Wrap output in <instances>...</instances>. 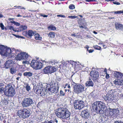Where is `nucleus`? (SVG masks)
<instances>
[{
  "instance_id": "nucleus-1",
  "label": "nucleus",
  "mask_w": 123,
  "mask_h": 123,
  "mask_svg": "<svg viewBox=\"0 0 123 123\" xmlns=\"http://www.w3.org/2000/svg\"><path fill=\"white\" fill-rule=\"evenodd\" d=\"M0 54L9 58L14 56L18 60H20L24 57H23L24 55L23 52L20 50H15L14 49H12L10 48L2 45H0Z\"/></svg>"
},
{
  "instance_id": "nucleus-2",
  "label": "nucleus",
  "mask_w": 123,
  "mask_h": 123,
  "mask_svg": "<svg viewBox=\"0 0 123 123\" xmlns=\"http://www.w3.org/2000/svg\"><path fill=\"white\" fill-rule=\"evenodd\" d=\"M55 114L56 116L60 118L63 119H67L69 117L70 113L66 108H59L56 111Z\"/></svg>"
},
{
  "instance_id": "nucleus-3",
  "label": "nucleus",
  "mask_w": 123,
  "mask_h": 123,
  "mask_svg": "<svg viewBox=\"0 0 123 123\" xmlns=\"http://www.w3.org/2000/svg\"><path fill=\"white\" fill-rule=\"evenodd\" d=\"M93 110L97 113H103L104 111L107 109L105 104L101 101L95 102L93 105Z\"/></svg>"
},
{
  "instance_id": "nucleus-4",
  "label": "nucleus",
  "mask_w": 123,
  "mask_h": 123,
  "mask_svg": "<svg viewBox=\"0 0 123 123\" xmlns=\"http://www.w3.org/2000/svg\"><path fill=\"white\" fill-rule=\"evenodd\" d=\"M5 91L4 92L5 95L8 97H12L15 94V89L12 84L9 83L5 86Z\"/></svg>"
},
{
  "instance_id": "nucleus-5",
  "label": "nucleus",
  "mask_w": 123,
  "mask_h": 123,
  "mask_svg": "<svg viewBox=\"0 0 123 123\" xmlns=\"http://www.w3.org/2000/svg\"><path fill=\"white\" fill-rule=\"evenodd\" d=\"M29 110L24 109L22 110H19L18 111V115L21 118H25L30 115Z\"/></svg>"
},
{
  "instance_id": "nucleus-6",
  "label": "nucleus",
  "mask_w": 123,
  "mask_h": 123,
  "mask_svg": "<svg viewBox=\"0 0 123 123\" xmlns=\"http://www.w3.org/2000/svg\"><path fill=\"white\" fill-rule=\"evenodd\" d=\"M73 88L74 92L79 94L84 91V87L83 85H81L80 84H75L73 85Z\"/></svg>"
},
{
  "instance_id": "nucleus-7",
  "label": "nucleus",
  "mask_w": 123,
  "mask_h": 123,
  "mask_svg": "<svg viewBox=\"0 0 123 123\" xmlns=\"http://www.w3.org/2000/svg\"><path fill=\"white\" fill-rule=\"evenodd\" d=\"M84 102L81 100H76L74 102V108L76 109H81L84 107Z\"/></svg>"
},
{
  "instance_id": "nucleus-8",
  "label": "nucleus",
  "mask_w": 123,
  "mask_h": 123,
  "mask_svg": "<svg viewBox=\"0 0 123 123\" xmlns=\"http://www.w3.org/2000/svg\"><path fill=\"white\" fill-rule=\"evenodd\" d=\"M34 102L32 99L30 98H25L23 99L21 104L24 107H27L31 106Z\"/></svg>"
},
{
  "instance_id": "nucleus-9",
  "label": "nucleus",
  "mask_w": 123,
  "mask_h": 123,
  "mask_svg": "<svg viewBox=\"0 0 123 123\" xmlns=\"http://www.w3.org/2000/svg\"><path fill=\"white\" fill-rule=\"evenodd\" d=\"M31 65L35 69H40L43 66V64L40 62L32 60L31 62Z\"/></svg>"
},
{
  "instance_id": "nucleus-10",
  "label": "nucleus",
  "mask_w": 123,
  "mask_h": 123,
  "mask_svg": "<svg viewBox=\"0 0 123 123\" xmlns=\"http://www.w3.org/2000/svg\"><path fill=\"white\" fill-rule=\"evenodd\" d=\"M56 68L51 66H48L46 67L43 69V72L44 73L47 74L48 73H51L56 71Z\"/></svg>"
},
{
  "instance_id": "nucleus-11",
  "label": "nucleus",
  "mask_w": 123,
  "mask_h": 123,
  "mask_svg": "<svg viewBox=\"0 0 123 123\" xmlns=\"http://www.w3.org/2000/svg\"><path fill=\"white\" fill-rule=\"evenodd\" d=\"M46 86V89L48 91H49L52 93H56L58 92L59 87L56 88L55 86H54L53 85L50 86V85L48 84Z\"/></svg>"
},
{
  "instance_id": "nucleus-12",
  "label": "nucleus",
  "mask_w": 123,
  "mask_h": 123,
  "mask_svg": "<svg viewBox=\"0 0 123 123\" xmlns=\"http://www.w3.org/2000/svg\"><path fill=\"white\" fill-rule=\"evenodd\" d=\"M99 73L96 70L91 71L90 73V76L94 80H96V81L98 80H97L98 79L99 76Z\"/></svg>"
},
{
  "instance_id": "nucleus-13",
  "label": "nucleus",
  "mask_w": 123,
  "mask_h": 123,
  "mask_svg": "<svg viewBox=\"0 0 123 123\" xmlns=\"http://www.w3.org/2000/svg\"><path fill=\"white\" fill-rule=\"evenodd\" d=\"M81 116L83 118L87 119L89 116V113L87 109L83 110L81 112Z\"/></svg>"
},
{
  "instance_id": "nucleus-14",
  "label": "nucleus",
  "mask_w": 123,
  "mask_h": 123,
  "mask_svg": "<svg viewBox=\"0 0 123 123\" xmlns=\"http://www.w3.org/2000/svg\"><path fill=\"white\" fill-rule=\"evenodd\" d=\"M119 110L115 109H110L109 111V114L113 117L116 116L119 113Z\"/></svg>"
},
{
  "instance_id": "nucleus-15",
  "label": "nucleus",
  "mask_w": 123,
  "mask_h": 123,
  "mask_svg": "<svg viewBox=\"0 0 123 123\" xmlns=\"http://www.w3.org/2000/svg\"><path fill=\"white\" fill-rule=\"evenodd\" d=\"M105 100L112 101L114 98V96L112 94L108 93L104 97Z\"/></svg>"
},
{
  "instance_id": "nucleus-16",
  "label": "nucleus",
  "mask_w": 123,
  "mask_h": 123,
  "mask_svg": "<svg viewBox=\"0 0 123 123\" xmlns=\"http://www.w3.org/2000/svg\"><path fill=\"white\" fill-rule=\"evenodd\" d=\"M36 88L35 90V91H36L37 94H40V95H42L43 93V89L42 88L41 86L38 85L36 87Z\"/></svg>"
},
{
  "instance_id": "nucleus-17",
  "label": "nucleus",
  "mask_w": 123,
  "mask_h": 123,
  "mask_svg": "<svg viewBox=\"0 0 123 123\" xmlns=\"http://www.w3.org/2000/svg\"><path fill=\"white\" fill-rule=\"evenodd\" d=\"M23 34H24L26 37L30 38H31L32 36L34 34V32L31 30H29L28 31H26L24 32Z\"/></svg>"
},
{
  "instance_id": "nucleus-18",
  "label": "nucleus",
  "mask_w": 123,
  "mask_h": 123,
  "mask_svg": "<svg viewBox=\"0 0 123 123\" xmlns=\"http://www.w3.org/2000/svg\"><path fill=\"white\" fill-rule=\"evenodd\" d=\"M13 61L12 60H9L7 61L5 64L3 65V67L6 68H8L10 67L12 65Z\"/></svg>"
},
{
  "instance_id": "nucleus-19",
  "label": "nucleus",
  "mask_w": 123,
  "mask_h": 123,
  "mask_svg": "<svg viewBox=\"0 0 123 123\" xmlns=\"http://www.w3.org/2000/svg\"><path fill=\"white\" fill-rule=\"evenodd\" d=\"M113 72L115 77L123 79V74L116 71H113Z\"/></svg>"
},
{
  "instance_id": "nucleus-20",
  "label": "nucleus",
  "mask_w": 123,
  "mask_h": 123,
  "mask_svg": "<svg viewBox=\"0 0 123 123\" xmlns=\"http://www.w3.org/2000/svg\"><path fill=\"white\" fill-rule=\"evenodd\" d=\"M116 28L117 30L123 31V25L118 23L116 22L115 24Z\"/></svg>"
},
{
  "instance_id": "nucleus-21",
  "label": "nucleus",
  "mask_w": 123,
  "mask_h": 123,
  "mask_svg": "<svg viewBox=\"0 0 123 123\" xmlns=\"http://www.w3.org/2000/svg\"><path fill=\"white\" fill-rule=\"evenodd\" d=\"M23 54L24 55L23 56V57H24L23 59H25L28 61L30 60L31 57L30 55H28L27 53L25 52H23Z\"/></svg>"
},
{
  "instance_id": "nucleus-22",
  "label": "nucleus",
  "mask_w": 123,
  "mask_h": 123,
  "mask_svg": "<svg viewBox=\"0 0 123 123\" xmlns=\"http://www.w3.org/2000/svg\"><path fill=\"white\" fill-rule=\"evenodd\" d=\"M6 85H5L3 83H0V92H2V91L5 92V86H6Z\"/></svg>"
},
{
  "instance_id": "nucleus-23",
  "label": "nucleus",
  "mask_w": 123,
  "mask_h": 123,
  "mask_svg": "<svg viewBox=\"0 0 123 123\" xmlns=\"http://www.w3.org/2000/svg\"><path fill=\"white\" fill-rule=\"evenodd\" d=\"M33 75V74L32 73L29 72H25L23 74L27 78L31 77Z\"/></svg>"
},
{
  "instance_id": "nucleus-24",
  "label": "nucleus",
  "mask_w": 123,
  "mask_h": 123,
  "mask_svg": "<svg viewBox=\"0 0 123 123\" xmlns=\"http://www.w3.org/2000/svg\"><path fill=\"white\" fill-rule=\"evenodd\" d=\"M86 86H93V83L91 79H89L88 81L86 82Z\"/></svg>"
},
{
  "instance_id": "nucleus-25",
  "label": "nucleus",
  "mask_w": 123,
  "mask_h": 123,
  "mask_svg": "<svg viewBox=\"0 0 123 123\" xmlns=\"http://www.w3.org/2000/svg\"><path fill=\"white\" fill-rule=\"evenodd\" d=\"M55 122L56 123H58V121L57 120L55 119L54 121L52 120H50L49 121H45L44 122H42L41 123H54Z\"/></svg>"
},
{
  "instance_id": "nucleus-26",
  "label": "nucleus",
  "mask_w": 123,
  "mask_h": 123,
  "mask_svg": "<svg viewBox=\"0 0 123 123\" xmlns=\"http://www.w3.org/2000/svg\"><path fill=\"white\" fill-rule=\"evenodd\" d=\"M35 38L37 40H40L42 37H40V35L38 33H37L34 35Z\"/></svg>"
},
{
  "instance_id": "nucleus-27",
  "label": "nucleus",
  "mask_w": 123,
  "mask_h": 123,
  "mask_svg": "<svg viewBox=\"0 0 123 123\" xmlns=\"http://www.w3.org/2000/svg\"><path fill=\"white\" fill-rule=\"evenodd\" d=\"M16 72V68H14L12 67L10 69V73L12 74H15Z\"/></svg>"
},
{
  "instance_id": "nucleus-28",
  "label": "nucleus",
  "mask_w": 123,
  "mask_h": 123,
  "mask_svg": "<svg viewBox=\"0 0 123 123\" xmlns=\"http://www.w3.org/2000/svg\"><path fill=\"white\" fill-rule=\"evenodd\" d=\"M48 29L49 30H55L56 29V28L53 25H50L48 27Z\"/></svg>"
},
{
  "instance_id": "nucleus-29",
  "label": "nucleus",
  "mask_w": 123,
  "mask_h": 123,
  "mask_svg": "<svg viewBox=\"0 0 123 123\" xmlns=\"http://www.w3.org/2000/svg\"><path fill=\"white\" fill-rule=\"evenodd\" d=\"M25 88L26 89V91L28 92L30 90V86H29V84L27 83L25 84Z\"/></svg>"
},
{
  "instance_id": "nucleus-30",
  "label": "nucleus",
  "mask_w": 123,
  "mask_h": 123,
  "mask_svg": "<svg viewBox=\"0 0 123 123\" xmlns=\"http://www.w3.org/2000/svg\"><path fill=\"white\" fill-rule=\"evenodd\" d=\"M98 121L100 123H105L102 117L100 116L98 119Z\"/></svg>"
},
{
  "instance_id": "nucleus-31",
  "label": "nucleus",
  "mask_w": 123,
  "mask_h": 123,
  "mask_svg": "<svg viewBox=\"0 0 123 123\" xmlns=\"http://www.w3.org/2000/svg\"><path fill=\"white\" fill-rule=\"evenodd\" d=\"M27 26L25 25H21L19 28V29L22 30V31L25 30L27 29Z\"/></svg>"
},
{
  "instance_id": "nucleus-32",
  "label": "nucleus",
  "mask_w": 123,
  "mask_h": 123,
  "mask_svg": "<svg viewBox=\"0 0 123 123\" xmlns=\"http://www.w3.org/2000/svg\"><path fill=\"white\" fill-rule=\"evenodd\" d=\"M49 36L52 38H54L55 37V33L53 32H50L49 33Z\"/></svg>"
},
{
  "instance_id": "nucleus-33",
  "label": "nucleus",
  "mask_w": 123,
  "mask_h": 123,
  "mask_svg": "<svg viewBox=\"0 0 123 123\" xmlns=\"http://www.w3.org/2000/svg\"><path fill=\"white\" fill-rule=\"evenodd\" d=\"M93 47L95 49L97 50H100L101 49V48L100 47L97 45L94 46Z\"/></svg>"
},
{
  "instance_id": "nucleus-34",
  "label": "nucleus",
  "mask_w": 123,
  "mask_h": 123,
  "mask_svg": "<svg viewBox=\"0 0 123 123\" xmlns=\"http://www.w3.org/2000/svg\"><path fill=\"white\" fill-rule=\"evenodd\" d=\"M69 8L70 9H73L75 8V7L74 5L71 4L69 6Z\"/></svg>"
},
{
  "instance_id": "nucleus-35",
  "label": "nucleus",
  "mask_w": 123,
  "mask_h": 123,
  "mask_svg": "<svg viewBox=\"0 0 123 123\" xmlns=\"http://www.w3.org/2000/svg\"><path fill=\"white\" fill-rule=\"evenodd\" d=\"M25 61H24L23 62V64H28L29 63V61L27 60H25Z\"/></svg>"
},
{
  "instance_id": "nucleus-36",
  "label": "nucleus",
  "mask_w": 123,
  "mask_h": 123,
  "mask_svg": "<svg viewBox=\"0 0 123 123\" xmlns=\"http://www.w3.org/2000/svg\"><path fill=\"white\" fill-rule=\"evenodd\" d=\"M0 26L2 30H4V26L2 23H0Z\"/></svg>"
},
{
  "instance_id": "nucleus-37",
  "label": "nucleus",
  "mask_w": 123,
  "mask_h": 123,
  "mask_svg": "<svg viewBox=\"0 0 123 123\" xmlns=\"http://www.w3.org/2000/svg\"><path fill=\"white\" fill-rule=\"evenodd\" d=\"M77 16H68V18H71V19H74L77 18Z\"/></svg>"
},
{
  "instance_id": "nucleus-38",
  "label": "nucleus",
  "mask_w": 123,
  "mask_h": 123,
  "mask_svg": "<svg viewBox=\"0 0 123 123\" xmlns=\"http://www.w3.org/2000/svg\"><path fill=\"white\" fill-rule=\"evenodd\" d=\"M119 80H115L114 82V83L116 85H119Z\"/></svg>"
},
{
  "instance_id": "nucleus-39",
  "label": "nucleus",
  "mask_w": 123,
  "mask_h": 123,
  "mask_svg": "<svg viewBox=\"0 0 123 123\" xmlns=\"http://www.w3.org/2000/svg\"><path fill=\"white\" fill-rule=\"evenodd\" d=\"M114 13L115 14L123 13V11H117L115 12Z\"/></svg>"
},
{
  "instance_id": "nucleus-40",
  "label": "nucleus",
  "mask_w": 123,
  "mask_h": 123,
  "mask_svg": "<svg viewBox=\"0 0 123 123\" xmlns=\"http://www.w3.org/2000/svg\"><path fill=\"white\" fill-rule=\"evenodd\" d=\"M60 95L61 96H64L65 93L62 90H61L60 91Z\"/></svg>"
},
{
  "instance_id": "nucleus-41",
  "label": "nucleus",
  "mask_w": 123,
  "mask_h": 123,
  "mask_svg": "<svg viewBox=\"0 0 123 123\" xmlns=\"http://www.w3.org/2000/svg\"><path fill=\"white\" fill-rule=\"evenodd\" d=\"M113 3L114 4H116L117 5H119L120 4V3L119 2L116 1L114 2V1H113Z\"/></svg>"
},
{
  "instance_id": "nucleus-42",
  "label": "nucleus",
  "mask_w": 123,
  "mask_h": 123,
  "mask_svg": "<svg viewBox=\"0 0 123 123\" xmlns=\"http://www.w3.org/2000/svg\"><path fill=\"white\" fill-rule=\"evenodd\" d=\"M89 47H88L87 48H87V50L88 51L89 53H92L94 51V50H92V49L88 50V48Z\"/></svg>"
},
{
  "instance_id": "nucleus-43",
  "label": "nucleus",
  "mask_w": 123,
  "mask_h": 123,
  "mask_svg": "<svg viewBox=\"0 0 123 123\" xmlns=\"http://www.w3.org/2000/svg\"><path fill=\"white\" fill-rule=\"evenodd\" d=\"M13 31L15 32H18L22 31V30L19 28L18 30H15L14 29Z\"/></svg>"
},
{
  "instance_id": "nucleus-44",
  "label": "nucleus",
  "mask_w": 123,
  "mask_h": 123,
  "mask_svg": "<svg viewBox=\"0 0 123 123\" xmlns=\"http://www.w3.org/2000/svg\"><path fill=\"white\" fill-rule=\"evenodd\" d=\"M9 29L10 30H12L13 31L14 29V27L11 25L9 26Z\"/></svg>"
},
{
  "instance_id": "nucleus-45",
  "label": "nucleus",
  "mask_w": 123,
  "mask_h": 123,
  "mask_svg": "<svg viewBox=\"0 0 123 123\" xmlns=\"http://www.w3.org/2000/svg\"><path fill=\"white\" fill-rule=\"evenodd\" d=\"M71 36H74L76 37H78L79 36V35H76L75 33H74V34H71Z\"/></svg>"
},
{
  "instance_id": "nucleus-46",
  "label": "nucleus",
  "mask_w": 123,
  "mask_h": 123,
  "mask_svg": "<svg viewBox=\"0 0 123 123\" xmlns=\"http://www.w3.org/2000/svg\"><path fill=\"white\" fill-rule=\"evenodd\" d=\"M40 15L41 16H42L44 18L47 17L48 16L47 15H44L43 14H40Z\"/></svg>"
},
{
  "instance_id": "nucleus-47",
  "label": "nucleus",
  "mask_w": 123,
  "mask_h": 123,
  "mask_svg": "<svg viewBox=\"0 0 123 123\" xmlns=\"http://www.w3.org/2000/svg\"><path fill=\"white\" fill-rule=\"evenodd\" d=\"M57 16L58 17H62V18L65 17V16H64V15H57Z\"/></svg>"
},
{
  "instance_id": "nucleus-48",
  "label": "nucleus",
  "mask_w": 123,
  "mask_h": 123,
  "mask_svg": "<svg viewBox=\"0 0 123 123\" xmlns=\"http://www.w3.org/2000/svg\"><path fill=\"white\" fill-rule=\"evenodd\" d=\"M12 35L14 36H15V37H17V38H20V37H21V36H18V35H16L15 34H12Z\"/></svg>"
},
{
  "instance_id": "nucleus-49",
  "label": "nucleus",
  "mask_w": 123,
  "mask_h": 123,
  "mask_svg": "<svg viewBox=\"0 0 123 123\" xmlns=\"http://www.w3.org/2000/svg\"><path fill=\"white\" fill-rule=\"evenodd\" d=\"M14 25L17 26H19L20 25V24L19 23L16 22Z\"/></svg>"
},
{
  "instance_id": "nucleus-50",
  "label": "nucleus",
  "mask_w": 123,
  "mask_h": 123,
  "mask_svg": "<svg viewBox=\"0 0 123 123\" xmlns=\"http://www.w3.org/2000/svg\"><path fill=\"white\" fill-rule=\"evenodd\" d=\"M105 76V77L107 79H108L109 78V76L108 74H107V73H106Z\"/></svg>"
},
{
  "instance_id": "nucleus-51",
  "label": "nucleus",
  "mask_w": 123,
  "mask_h": 123,
  "mask_svg": "<svg viewBox=\"0 0 123 123\" xmlns=\"http://www.w3.org/2000/svg\"><path fill=\"white\" fill-rule=\"evenodd\" d=\"M94 1H95L94 0H86V2H93Z\"/></svg>"
},
{
  "instance_id": "nucleus-52",
  "label": "nucleus",
  "mask_w": 123,
  "mask_h": 123,
  "mask_svg": "<svg viewBox=\"0 0 123 123\" xmlns=\"http://www.w3.org/2000/svg\"><path fill=\"white\" fill-rule=\"evenodd\" d=\"M79 27L80 28H82L86 29V27L85 26H80Z\"/></svg>"
},
{
  "instance_id": "nucleus-53",
  "label": "nucleus",
  "mask_w": 123,
  "mask_h": 123,
  "mask_svg": "<svg viewBox=\"0 0 123 123\" xmlns=\"http://www.w3.org/2000/svg\"><path fill=\"white\" fill-rule=\"evenodd\" d=\"M114 123H123V122H121V121L118 122L117 121H116L114 122Z\"/></svg>"
},
{
  "instance_id": "nucleus-54",
  "label": "nucleus",
  "mask_w": 123,
  "mask_h": 123,
  "mask_svg": "<svg viewBox=\"0 0 123 123\" xmlns=\"http://www.w3.org/2000/svg\"><path fill=\"white\" fill-rule=\"evenodd\" d=\"M105 1L107 2L115 1L114 0H105Z\"/></svg>"
},
{
  "instance_id": "nucleus-55",
  "label": "nucleus",
  "mask_w": 123,
  "mask_h": 123,
  "mask_svg": "<svg viewBox=\"0 0 123 123\" xmlns=\"http://www.w3.org/2000/svg\"><path fill=\"white\" fill-rule=\"evenodd\" d=\"M18 75L21 77L22 75V73H18Z\"/></svg>"
},
{
  "instance_id": "nucleus-56",
  "label": "nucleus",
  "mask_w": 123,
  "mask_h": 123,
  "mask_svg": "<svg viewBox=\"0 0 123 123\" xmlns=\"http://www.w3.org/2000/svg\"><path fill=\"white\" fill-rule=\"evenodd\" d=\"M10 22L14 24H15V23L16 22H15V21H11Z\"/></svg>"
},
{
  "instance_id": "nucleus-57",
  "label": "nucleus",
  "mask_w": 123,
  "mask_h": 123,
  "mask_svg": "<svg viewBox=\"0 0 123 123\" xmlns=\"http://www.w3.org/2000/svg\"><path fill=\"white\" fill-rule=\"evenodd\" d=\"M3 17V15L2 14L0 13V18H2Z\"/></svg>"
},
{
  "instance_id": "nucleus-58",
  "label": "nucleus",
  "mask_w": 123,
  "mask_h": 123,
  "mask_svg": "<svg viewBox=\"0 0 123 123\" xmlns=\"http://www.w3.org/2000/svg\"><path fill=\"white\" fill-rule=\"evenodd\" d=\"M14 18H10L9 19V20H10V21H11V20H12Z\"/></svg>"
},
{
  "instance_id": "nucleus-59",
  "label": "nucleus",
  "mask_w": 123,
  "mask_h": 123,
  "mask_svg": "<svg viewBox=\"0 0 123 123\" xmlns=\"http://www.w3.org/2000/svg\"><path fill=\"white\" fill-rule=\"evenodd\" d=\"M20 77H17L16 78V80H19V79L20 78Z\"/></svg>"
},
{
  "instance_id": "nucleus-60",
  "label": "nucleus",
  "mask_w": 123,
  "mask_h": 123,
  "mask_svg": "<svg viewBox=\"0 0 123 123\" xmlns=\"http://www.w3.org/2000/svg\"><path fill=\"white\" fill-rule=\"evenodd\" d=\"M21 6H17V8H21Z\"/></svg>"
},
{
  "instance_id": "nucleus-61",
  "label": "nucleus",
  "mask_w": 123,
  "mask_h": 123,
  "mask_svg": "<svg viewBox=\"0 0 123 123\" xmlns=\"http://www.w3.org/2000/svg\"><path fill=\"white\" fill-rule=\"evenodd\" d=\"M17 17H22V16L20 15L19 14H18L17 15Z\"/></svg>"
},
{
  "instance_id": "nucleus-62",
  "label": "nucleus",
  "mask_w": 123,
  "mask_h": 123,
  "mask_svg": "<svg viewBox=\"0 0 123 123\" xmlns=\"http://www.w3.org/2000/svg\"><path fill=\"white\" fill-rule=\"evenodd\" d=\"M54 63V62H49V64H53Z\"/></svg>"
},
{
  "instance_id": "nucleus-63",
  "label": "nucleus",
  "mask_w": 123,
  "mask_h": 123,
  "mask_svg": "<svg viewBox=\"0 0 123 123\" xmlns=\"http://www.w3.org/2000/svg\"><path fill=\"white\" fill-rule=\"evenodd\" d=\"M93 33H94L95 34H97V33L95 31H93Z\"/></svg>"
},
{
  "instance_id": "nucleus-64",
  "label": "nucleus",
  "mask_w": 123,
  "mask_h": 123,
  "mask_svg": "<svg viewBox=\"0 0 123 123\" xmlns=\"http://www.w3.org/2000/svg\"><path fill=\"white\" fill-rule=\"evenodd\" d=\"M67 87L68 88H70V86L69 85H68Z\"/></svg>"
}]
</instances>
